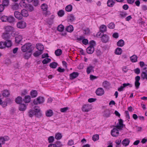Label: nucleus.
<instances>
[{"mask_svg":"<svg viewBox=\"0 0 147 147\" xmlns=\"http://www.w3.org/2000/svg\"><path fill=\"white\" fill-rule=\"evenodd\" d=\"M127 14V13L126 11H121L119 12V16L122 19L126 17Z\"/></svg>","mask_w":147,"mask_h":147,"instance_id":"nucleus-15","label":"nucleus"},{"mask_svg":"<svg viewBox=\"0 0 147 147\" xmlns=\"http://www.w3.org/2000/svg\"><path fill=\"white\" fill-rule=\"evenodd\" d=\"M134 72L137 74H139L140 73V70L138 68L134 69Z\"/></svg>","mask_w":147,"mask_h":147,"instance_id":"nucleus-62","label":"nucleus"},{"mask_svg":"<svg viewBox=\"0 0 147 147\" xmlns=\"http://www.w3.org/2000/svg\"><path fill=\"white\" fill-rule=\"evenodd\" d=\"M27 7H28V10L30 11H32L34 10L33 7L31 5H29Z\"/></svg>","mask_w":147,"mask_h":147,"instance_id":"nucleus-60","label":"nucleus"},{"mask_svg":"<svg viewBox=\"0 0 147 147\" xmlns=\"http://www.w3.org/2000/svg\"><path fill=\"white\" fill-rule=\"evenodd\" d=\"M112 113L111 111L109 109H106L104 114V116L106 117H108L110 116L111 113Z\"/></svg>","mask_w":147,"mask_h":147,"instance_id":"nucleus-14","label":"nucleus"},{"mask_svg":"<svg viewBox=\"0 0 147 147\" xmlns=\"http://www.w3.org/2000/svg\"><path fill=\"white\" fill-rule=\"evenodd\" d=\"M20 6L21 7L23 8H26L27 6V5L23 1H22L20 3Z\"/></svg>","mask_w":147,"mask_h":147,"instance_id":"nucleus-45","label":"nucleus"},{"mask_svg":"<svg viewBox=\"0 0 147 147\" xmlns=\"http://www.w3.org/2000/svg\"><path fill=\"white\" fill-rule=\"evenodd\" d=\"M14 15L17 19L21 20L22 18V16L21 13H20L18 11H15L14 13Z\"/></svg>","mask_w":147,"mask_h":147,"instance_id":"nucleus-9","label":"nucleus"},{"mask_svg":"<svg viewBox=\"0 0 147 147\" xmlns=\"http://www.w3.org/2000/svg\"><path fill=\"white\" fill-rule=\"evenodd\" d=\"M6 43L5 42H0V48L3 49L6 47Z\"/></svg>","mask_w":147,"mask_h":147,"instance_id":"nucleus-54","label":"nucleus"},{"mask_svg":"<svg viewBox=\"0 0 147 147\" xmlns=\"http://www.w3.org/2000/svg\"><path fill=\"white\" fill-rule=\"evenodd\" d=\"M109 39L108 36L106 34H103L101 37V40L102 42L106 43Z\"/></svg>","mask_w":147,"mask_h":147,"instance_id":"nucleus-10","label":"nucleus"},{"mask_svg":"<svg viewBox=\"0 0 147 147\" xmlns=\"http://www.w3.org/2000/svg\"><path fill=\"white\" fill-rule=\"evenodd\" d=\"M46 115L47 116L50 117L53 115V112L51 110H49L46 112Z\"/></svg>","mask_w":147,"mask_h":147,"instance_id":"nucleus-38","label":"nucleus"},{"mask_svg":"<svg viewBox=\"0 0 147 147\" xmlns=\"http://www.w3.org/2000/svg\"><path fill=\"white\" fill-rule=\"evenodd\" d=\"M15 19L14 17L13 16H9L8 17L7 19V22L10 23H13L15 21Z\"/></svg>","mask_w":147,"mask_h":147,"instance_id":"nucleus-27","label":"nucleus"},{"mask_svg":"<svg viewBox=\"0 0 147 147\" xmlns=\"http://www.w3.org/2000/svg\"><path fill=\"white\" fill-rule=\"evenodd\" d=\"M89 43L90 44V46H91L94 47V46H95L96 45L95 42L93 40L90 41V42Z\"/></svg>","mask_w":147,"mask_h":147,"instance_id":"nucleus-61","label":"nucleus"},{"mask_svg":"<svg viewBox=\"0 0 147 147\" xmlns=\"http://www.w3.org/2000/svg\"><path fill=\"white\" fill-rule=\"evenodd\" d=\"M65 14L64 11L63 10H59L57 13L58 16L60 17H62Z\"/></svg>","mask_w":147,"mask_h":147,"instance_id":"nucleus-46","label":"nucleus"},{"mask_svg":"<svg viewBox=\"0 0 147 147\" xmlns=\"http://www.w3.org/2000/svg\"><path fill=\"white\" fill-rule=\"evenodd\" d=\"M29 113V116L30 117H32L33 116V115H36L37 116H38V115H37V114H36L35 112H34V111L33 110H30L28 112Z\"/></svg>","mask_w":147,"mask_h":147,"instance_id":"nucleus-26","label":"nucleus"},{"mask_svg":"<svg viewBox=\"0 0 147 147\" xmlns=\"http://www.w3.org/2000/svg\"><path fill=\"white\" fill-rule=\"evenodd\" d=\"M30 95L32 98L36 97L37 95V92L36 90H33L30 92Z\"/></svg>","mask_w":147,"mask_h":147,"instance_id":"nucleus-36","label":"nucleus"},{"mask_svg":"<svg viewBox=\"0 0 147 147\" xmlns=\"http://www.w3.org/2000/svg\"><path fill=\"white\" fill-rule=\"evenodd\" d=\"M66 30L68 32H71L74 30V28L72 25H70L67 26L66 28Z\"/></svg>","mask_w":147,"mask_h":147,"instance_id":"nucleus-35","label":"nucleus"},{"mask_svg":"<svg viewBox=\"0 0 147 147\" xmlns=\"http://www.w3.org/2000/svg\"><path fill=\"white\" fill-rule=\"evenodd\" d=\"M130 60L132 62H135L137 61L138 57L136 55H133L130 57Z\"/></svg>","mask_w":147,"mask_h":147,"instance_id":"nucleus-28","label":"nucleus"},{"mask_svg":"<svg viewBox=\"0 0 147 147\" xmlns=\"http://www.w3.org/2000/svg\"><path fill=\"white\" fill-rule=\"evenodd\" d=\"M69 109L68 107H65L63 108H61L60 111L62 112H66Z\"/></svg>","mask_w":147,"mask_h":147,"instance_id":"nucleus-63","label":"nucleus"},{"mask_svg":"<svg viewBox=\"0 0 147 147\" xmlns=\"http://www.w3.org/2000/svg\"><path fill=\"white\" fill-rule=\"evenodd\" d=\"M20 104L19 110L20 111H24L26 109V106L23 103H21Z\"/></svg>","mask_w":147,"mask_h":147,"instance_id":"nucleus-25","label":"nucleus"},{"mask_svg":"<svg viewBox=\"0 0 147 147\" xmlns=\"http://www.w3.org/2000/svg\"><path fill=\"white\" fill-rule=\"evenodd\" d=\"M7 16H4L1 17V20L2 22H7Z\"/></svg>","mask_w":147,"mask_h":147,"instance_id":"nucleus-56","label":"nucleus"},{"mask_svg":"<svg viewBox=\"0 0 147 147\" xmlns=\"http://www.w3.org/2000/svg\"><path fill=\"white\" fill-rule=\"evenodd\" d=\"M23 101L22 98L20 96L18 97L16 99V102L18 104L22 103Z\"/></svg>","mask_w":147,"mask_h":147,"instance_id":"nucleus-32","label":"nucleus"},{"mask_svg":"<svg viewBox=\"0 0 147 147\" xmlns=\"http://www.w3.org/2000/svg\"><path fill=\"white\" fill-rule=\"evenodd\" d=\"M108 27L111 29L114 28L115 27V24L113 22H111L108 25Z\"/></svg>","mask_w":147,"mask_h":147,"instance_id":"nucleus-55","label":"nucleus"},{"mask_svg":"<svg viewBox=\"0 0 147 147\" xmlns=\"http://www.w3.org/2000/svg\"><path fill=\"white\" fill-rule=\"evenodd\" d=\"M13 30V28L10 26H7L5 28V30L7 32L12 31Z\"/></svg>","mask_w":147,"mask_h":147,"instance_id":"nucleus-39","label":"nucleus"},{"mask_svg":"<svg viewBox=\"0 0 147 147\" xmlns=\"http://www.w3.org/2000/svg\"><path fill=\"white\" fill-rule=\"evenodd\" d=\"M94 67L90 65L88 67H87L86 69V72L88 74H89L92 71H94L93 69Z\"/></svg>","mask_w":147,"mask_h":147,"instance_id":"nucleus-21","label":"nucleus"},{"mask_svg":"<svg viewBox=\"0 0 147 147\" xmlns=\"http://www.w3.org/2000/svg\"><path fill=\"white\" fill-rule=\"evenodd\" d=\"M22 39V36L21 35H18L15 38V41L17 43H19Z\"/></svg>","mask_w":147,"mask_h":147,"instance_id":"nucleus-24","label":"nucleus"},{"mask_svg":"<svg viewBox=\"0 0 147 147\" xmlns=\"http://www.w3.org/2000/svg\"><path fill=\"white\" fill-rule=\"evenodd\" d=\"M118 129L116 128H114L111 132V135L113 137H117L119 136V133Z\"/></svg>","mask_w":147,"mask_h":147,"instance_id":"nucleus-4","label":"nucleus"},{"mask_svg":"<svg viewBox=\"0 0 147 147\" xmlns=\"http://www.w3.org/2000/svg\"><path fill=\"white\" fill-rule=\"evenodd\" d=\"M44 101V98L43 97H38L36 100H34L33 103L35 105L40 104L43 103Z\"/></svg>","mask_w":147,"mask_h":147,"instance_id":"nucleus-2","label":"nucleus"},{"mask_svg":"<svg viewBox=\"0 0 147 147\" xmlns=\"http://www.w3.org/2000/svg\"><path fill=\"white\" fill-rule=\"evenodd\" d=\"M94 51V47L90 46L86 49L87 52L89 54H92Z\"/></svg>","mask_w":147,"mask_h":147,"instance_id":"nucleus-11","label":"nucleus"},{"mask_svg":"<svg viewBox=\"0 0 147 147\" xmlns=\"http://www.w3.org/2000/svg\"><path fill=\"white\" fill-rule=\"evenodd\" d=\"M68 20L70 22H72L75 20V17L72 14H70L68 17Z\"/></svg>","mask_w":147,"mask_h":147,"instance_id":"nucleus-33","label":"nucleus"},{"mask_svg":"<svg viewBox=\"0 0 147 147\" xmlns=\"http://www.w3.org/2000/svg\"><path fill=\"white\" fill-rule=\"evenodd\" d=\"M42 53V51H36L33 54L34 56L35 57H37L40 55Z\"/></svg>","mask_w":147,"mask_h":147,"instance_id":"nucleus-50","label":"nucleus"},{"mask_svg":"<svg viewBox=\"0 0 147 147\" xmlns=\"http://www.w3.org/2000/svg\"><path fill=\"white\" fill-rule=\"evenodd\" d=\"M5 42L6 43V47H9L11 46L12 43L10 40H6V41Z\"/></svg>","mask_w":147,"mask_h":147,"instance_id":"nucleus-44","label":"nucleus"},{"mask_svg":"<svg viewBox=\"0 0 147 147\" xmlns=\"http://www.w3.org/2000/svg\"><path fill=\"white\" fill-rule=\"evenodd\" d=\"M124 45V41L121 39L117 42V45L118 47H122Z\"/></svg>","mask_w":147,"mask_h":147,"instance_id":"nucleus-34","label":"nucleus"},{"mask_svg":"<svg viewBox=\"0 0 147 147\" xmlns=\"http://www.w3.org/2000/svg\"><path fill=\"white\" fill-rule=\"evenodd\" d=\"M79 74L78 72H74L69 75L70 79L73 80L78 76Z\"/></svg>","mask_w":147,"mask_h":147,"instance_id":"nucleus-12","label":"nucleus"},{"mask_svg":"<svg viewBox=\"0 0 147 147\" xmlns=\"http://www.w3.org/2000/svg\"><path fill=\"white\" fill-rule=\"evenodd\" d=\"M100 30L102 33H103L107 30V26L104 25H101L100 27Z\"/></svg>","mask_w":147,"mask_h":147,"instance_id":"nucleus-23","label":"nucleus"},{"mask_svg":"<svg viewBox=\"0 0 147 147\" xmlns=\"http://www.w3.org/2000/svg\"><path fill=\"white\" fill-rule=\"evenodd\" d=\"M30 97L29 95L25 96L23 99V102L26 103H28L30 102Z\"/></svg>","mask_w":147,"mask_h":147,"instance_id":"nucleus-18","label":"nucleus"},{"mask_svg":"<svg viewBox=\"0 0 147 147\" xmlns=\"http://www.w3.org/2000/svg\"><path fill=\"white\" fill-rule=\"evenodd\" d=\"M62 53V50L60 49L56 50L55 52V54L57 56H59L61 55Z\"/></svg>","mask_w":147,"mask_h":147,"instance_id":"nucleus-40","label":"nucleus"},{"mask_svg":"<svg viewBox=\"0 0 147 147\" xmlns=\"http://www.w3.org/2000/svg\"><path fill=\"white\" fill-rule=\"evenodd\" d=\"M102 86L106 89H109L110 87V84L109 82L105 81L102 83Z\"/></svg>","mask_w":147,"mask_h":147,"instance_id":"nucleus-13","label":"nucleus"},{"mask_svg":"<svg viewBox=\"0 0 147 147\" xmlns=\"http://www.w3.org/2000/svg\"><path fill=\"white\" fill-rule=\"evenodd\" d=\"M121 141V140L120 139H119L116 140L115 141V143L117 144V145H116V147H119V145L120 144Z\"/></svg>","mask_w":147,"mask_h":147,"instance_id":"nucleus-58","label":"nucleus"},{"mask_svg":"<svg viewBox=\"0 0 147 147\" xmlns=\"http://www.w3.org/2000/svg\"><path fill=\"white\" fill-rule=\"evenodd\" d=\"M122 86H121L118 89V90L119 91L121 92L123 91V90L124 88L125 87L127 86H129L130 87H132V85L130 84L129 83H124L123 84Z\"/></svg>","mask_w":147,"mask_h":147,"instance_id":"nucleus-7","label":"nucleus"},{"mask_svg":"<svg viewBox=\"0 0 147 147\" xmlns=\"http://www.w3.org/2000/svg\"><path fill=\"white\" fill-rule=\"evenodd\" d=\"M11 8L13 10H17L19 9V5L18 4L15 3L12 5Z\"/></svg>","mask_w":147,"mask_h":147,"instance_id":"nucleus-41","label":"nucleus"},{"mask_svg":"<svg viewBox=\"0 0 147 147\" xmlns=\"http://www.w3.org/2000/svg\"><path fill=\"white\" fill-rule=\"evenodd\" d=\"M118 124H117L115 126V127L121 130V128H123L125 125H124L123 123V120L121 119H120L118 120Z\"/></svg>","mask_w":147,"mask_h":147,"instance_id":"nucleus-5","label":"nucleus"},{"mask_svg":"<svg viewBox=\"0 0 147 147\" xmlns=\"http://www.w3.org/2000/svg\"><path fill=\"white\" fill-rule=\"evenodd\" d=\"M36 47L39 51H42L44 49L43 45L40 44H37L36 46Z\"/></svg>","mask_w":147,"mask_h":147,"instance_id":"nucleus-17","label":"nucleus"},{"mask_svg":"<svg viewBox=\"0 0 147 147\" xmlns=\"http://www.w3.org/2000/svg\"><path fill=\"white\" fill-rule=\"evenodd\" d=\"M62 135L60 133H57L56 134L55 136V138L57 140H60L62 137Z\"/></svg>","mask_w":147,"mask_h":147,"instance_id":"nucleus-47","label":"nucleus"},{"mask_svg":"<svg viewBox=\"0 0 147 147\" xmlns=\"http://www.w3.org/2000/svg\"><path fill=\"white\" fill-rule=\"evenodd\" d=\"M41 9L43 11H46L47 9V6L46 4L43 3L41 6Z\"/></svg>","mask_w":147,"mask_h":147,"instance_id":"nucleus-53","label":"nucleus"},{"mask_svg":"<svg viewBox=\"0 0 147 147\" xmlns=\"http://www.w3.org/2000/svg\"><path fill=\"white\" fill-rule=\"evenodd\" d=\"M34 112H35L36 114H37V115L40 116L41 115V114L40 113V109L39 108H36V107H35L34 108Z\"/></svg>","mask_w":147,"mask_h":147,"instance_id":"nucleus-48","label":"nucleus"},{"mask_svg":"<svg viewBox=\"0 0 147 147\" xmlns=\"http://www.w3.org/2000/svg\"><path fill=\"white\" fill-rule=\"evenodd\" d=\"M58 64L55 62H53L50 63L49 66L52 68H55L57 66Z\"/></svg>","mask_w":147,"mask_h":147,"instance_id":"nucleus-42","label":"nucleus"},{"mask_svg":"<svg viewBox=\"0 0 147 147\" xmlns=\"http://www.w3.org/2000/svg\"><path fill=\"white\" fill-rule=\"evenodd\" d=\"M99 135L98 134H95L93 135L92 137V140L94 141L98 140L99 139Z\"/></svg>","mask_w":147,"mask_h":147,"instance_id":"nucleus-57","label":"nucleus"},{"mask_svg":"<svg viewBox=\"0 0 147 147\" xmlns=\"http://www.w3.org/2000/svg\"><path fill=\"white\" fill-rule=\"evenodd\" d=\"M21 12L22 17H27L29 15L28 11L25 9H22Z\"/></svg>","mask_w":147,"mask_h":147,"instance_id":"nucleus-22","label":"nucleus"},{"mask_svg":"<svg viewBox=\"0 0 147 147\" xmlns=\"http://www.w3.org/2000/svg\"><path fill=\"white\" fill-rule=\"evenodd\" d=\"M31 52H28L25 53L24 55V57L26 59H28L29 58L31 55Z\"/></svg>","mask_w":147,"mask_h":147,"instance_id":"nucleus-31","label":"nucleus"},{"mask_svg":"<svg viewBox=\"0 0 147 147\" xmlns=\"http://www.w3.org/2000/svg\"><path fill=\"white\" fill-rule=\"evenodd\" d=\"M10 34L8 33H4L2 36L3 38L6 40H9V39L10 38Z\"/></svg>","mask_w":147,"mask_h":147,"instance_id":"nucleus-16","label":"nucleus"},{"mask_svg":"<svg viewBox=\"0 0 147 147\" xmlns=\"http://www.w3.org/2000/svg\"><path fill=\"white\" fill-rule=\"evenodd\" d=\"M114 4V2L112 0H108L107 2V6L109 7H112Z\"/></svg>","mask_w":147,"mask_h":147,"instance_id":"nucleus-37","label":"nucleus"},{"mask_svg":"<svg viewBox=\"0 0 147 147\" xmlns=\"http://www.w3.org/2000/svg\"><path fill=\"white\" fill-rule=\"evenodd\" d=\"M91 107L90 105H84L82 107V109L83 112H88L91 109Z\"/></svg>","mask_w":147,"mask_h":147,"instance_id":"nucleus-3","label":"nucleus"},{"mask_svg":"<svg viewBox=\"0 0 147 147\" xmlns=\"http://www.w3.org/2000/svg\"><path fill=\"white\" fill-rule=\"evenodd\" d=\"M96 93L98 96H102L104 94V91L102 88H99L97 89Z\"/></svg>","mask_w":147,"mask_h":147,"instance_id":"nucleus-8","label":"nucleus"},{"mask_svg":"<svg viewBox=\"0 0 147 147\" xmlns=\"http://www.w3.org/2000/svg\"><path fill=\"white\" fill-rule=\"evenodd\" d=\"M122 49L120 48H117L115 50V53L116 55H121L122 52Z\"/></svg>","mask_w":147,"mask_h":147,"instance_id":"nucleus-30","label":"nucleus"},{"mask_svg":"<svg viewBox=\"0 0 147 147\" xmlns=\"http://www.w3.org/2000/svg\"><path fill=\"white\" fill-rule=\"evenodd\" d=\"M141 76L143 80L146 79L147 80V72L142 71L141 74Z\"/></svg>","mask_w":147,"mask_h":147,"instance_id":"nucleus-19","label":"nucleus"},{"mask_svg":"<svg viewBox=\"0 0 147 147\" xmlns=\"http://www.w3.org/2000/svg\"><path fill=\"white\" fill-rule=\"evenodd\" d=\"M34 46L30 43H27L21 48L22 51L24 52H32L34 49Z\"/></svg>","mask_w":147,"mask_h":147,"instance_id":"nucleus-1","label":"nucleus"},{"mask_svg":"<svg viewBox=\"0 0 147 147\" xmlns=\"http://www.w3.org/2000/svg\"><path fill=\"white\" fill-rule=\"evenodd\" d=\"M2 95L3 96L7 97L9 95V93L8 90H5L2 93Z\"/></svg>","mask_w":147,"mask_h":147,"instance_id":"nucleus-49","label":"nucleus"},{"mask_svg":"<svg viewBox=\"0 0 147 147\" xmlns=\"http://www.w3.org/2000/svg\"><path fill=\"white\" fill-rule=\"evenodd\" d=\"M48 140L49 143H52L54 141V137L53 136H51L48 138Z\"/></svg>","mask_w":147,"mask_h":147,"instance_id":"nucleus-59","label":"nucleus"},{"mask_svg":"<svg viewBox=\"0 0 147 147\" xmlns=\"http://www.w3.org/2000/svg\"><path fill=\"white\" fill-rule=\"evenodd\" d=\"M64 26L62 25H59L57 27V30L59 32L62 31L64 29Z\"/></svg>","mask_w":147,"mask_h":147,"instance_id":"nucleus-52","label":"nucleus"},{"mask_svg":"<svg viewBox=\"0 0 147 147\" xmlns=\"http://www.w3.org/2000/svg\"><path fill=\"white\" fill-rule=\"evenodd\" d=\"M9 3V0H3L2 5L5 7H7Z\"/></svg>","mask_w":147,"mask_h":147,"instance_id":"nucleus-43","label":"nucleus"},{"mask_svg":"<svg viewBox=\"0 0 147 147\" xmlns=\"http://www.w3.org/2000/svg\"><path fill=\"white\" fill-rule=\"evenodd\" d=\"M33 5L35 6H38L39 4L38 0H34L33 1Z\"/></svg>","mask_w":147,"mask_h":147,"instance_id":"nucleus-64","label":"nucleus"},{"mask_svg":"<svg viewBox=\"0 0 147 147\" xmlns=\"http://www.w3.org/2000/svg\"><path fill=\"white\" fill-rule=\"evenodd\" d=\"M26 23L24 21H21L18 22L17 24L18 28H24L26 26Z\"/></svg>","mask_w":147,"mask_h":147,"instance_id":"nucleus-6","label":"nucleus"},{"mask_svg":"<svg viewBox=\"0 0 147 147\" xmlns=\"http://www.w3.org/2000/svg\"><path fill=\"white\" fill-rule=\"evenodd\" d=\"M129 143V140L128 139L126 138L124 139L122 142V144L123 146H128Z\"/></svg>","mask_w":147,"mask_h":147,"instance_id":"nucleus-20","label":"nucleus"},{"mask_svg":"<svg viewBox=\"0 0 147 147\" xmlns=\"http://www.w3.org/2000/svg\"><path fill=\"white\" fill-rule=\"evenodd\" d=\"M72 6L71 5H68L65 7V10L68 12H71L72 9Z\"/></svg>","mask_w":147,"mask_h":147,"instance_id":"nucleus-29","label":"nucleus"},{"mask_svg":"<svg viewBox=\"0 0 147 147\" xmlns=\"http://www.w3.org/2000/svg\"><path fill=\"white\" fill-rule=\"evenodd\" d=\"M51 59L48 58H46L44 59L42 61V63L44 64H47L51 62Z\"/></svg>","mask_w":147,"mask_h":147,"instance_id":"nucleus-51","label":"nucleus"}]
</instances>
